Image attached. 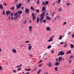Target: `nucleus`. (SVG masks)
<instances>
[{
  "label": "nucleus",
  "instance_id": "f257e3e1",
  "mask_svg": "<svg viewBox=\"0 0 74 74\" xmlns=\"http://www.w3.org/2000/svg\"><path fill=\"white\" fill-rule=\"evenodd\" d=\"M45 12L46 11H44L40 15V22H42V20L44 19V16H45Z\"/></svg>",
  "mask_w": 74,
  "mask_h": 74
},
{
  "label": "nucleus",
  "instance_id": "f03ea898",
  "mask_svg": "<svg viewBox=\"0 0 74 74\" xmlns=\"http://www.w3.org/2000/svg\"><path fill=\"white\" fill-rule=\"evenodd\" d=\"M53 38H54V36H51L50 37L49 39L47 40L48 42H51V41H53Z\"/></svg>",
  "mask_w": 74,
  "mask_h": 74
},
{
  "label": "nucleus",
  "instance_id": "7ed1b4c3",
  "mask_svg": "<svg viewBox=\"0 0 74 74\" xmlns=\"http://www.w3.org/2000/svg\"><path fill=\"white\" fill-rule=\"evenodd\" d=\"M28 50L29 51H30L31 49H32V46H31V44H28Z\"/></svg>",
  "mask_w": 74,
  "mask_h": 74
},
{
  "label": "nucleus",
  "instance_id": "20e7f679",
  "mask_svg": "<svg viewBox=\"0 0 74 74\" xmlns=\"http://www.w3.org/2000/svg\"><path fill=\"white\" fill-rule=\"evenodd\" d=\"M64 53L62 51H60L59 53L58 54V55L59 56L60 55L61 56H63L64 55Z\"/></svg>",
  "mask_w": 74,
  "mask_h": 74
},
{
  "label": "nucleus",
  "instance_id": "39448f33",
  "mask_svg": "<svg viewBox=\"0 0 74 74\" xmlns=\"http://www.w3.org/2000/svg\"><path fill=\"white\" fill-rule=\"evenodd\" d=\"M46 30L47 31H49V32H50L51 30V29L49 27H46Z\"/></svg>",
  "mask_w": 74,
  "mask_h": 74
},
{
  "label": "nucleus",
  "instance_id": "423d86ee",
  "mask_svg": "<svg viewBox=\"0 0 74 74\" xmlns=\"http://www.w3.org/2000/svg\"><path fill=\"white\" fill-rule=\"evenodd\" d=\"M32 16L33 17V19H34V20H35V19H36V16L34 15V13H32Z\"/></svg>",
  "mask_w": 74,
  "mask_h": 74
},
{
  "label": "nucleus",
  "instance_id": "0eeeda50",
  "mask_svg": "<svg viewBox=\"0 0 74 74\" xmlns=\"http://www.w3.org/2000/svg\"><path fill=\"white\" fill-rule=\"evenodd\" d=\"M12 52L13 53H16V50L15 49H13L12 50Z\"/></svg>",
  "mask_w": 74,
  "mask_h": 74
},
{
  "label": "nucleus",
  "instance_id": "6e6552de",
  "mask_svg": "<svg viewBox=\"0 0 74 74\" xmlns=\"http://www.w3.org/2000/svg\"><path fill=\"white\" fill-rule=\"evenodd\" d=\"M22 5V4L19 3L18 5H17V8H21V6Z\"/></svg>",
  "mask_w": 74,
  "mask_h": 74
},
{
  "label": "nucleus",
  "instance_id": "1a4fd4ad",
  "mask_svg": "<svg viewBox=\"0 0 74 74\" xmlns=\"http://www.w3.org/2000/svg\"><path fill=\"white\" fill-rule=\"evenodd\" d=\"M47 66L49 67H51V66H52V63L51 62H49L47 64Z\"/></svg>",
  "mask_w": 74,
  "mask_h": 74
},
{
  "label": "nucleus",
  "instance_id": "9d476101",
  "mask_svg": "<svg viewBox=\"0 0 74 74\" xmlns=\"http://www.w3.org/2000/svg\"><path fill=\"white\" fill-rule=\"evenodd\" d=\"M29 32H31L32 30V26H29Z\"/></svg>",
  "mask_w": 74,
  "mask_h": 74
},
{
  "label": "nucleus",
  "instance_id": "9b49d317",
  "mask_svg": "<svg viewBox=\"0 0 74 74\" xmlns=\"http://www.w3.org/2000/svg\"><path fill=\"white\" fill-rule=\"evenodd\" d=\"M25 10L26 13H29V9L26 8Z\"/></svg>",
  "mask_w": 74,
  "mask_h": 74
},
{
  "label": "nucleus",
  "instance_id": "f8f14e48",
  "mask_svg": "<svg viewBox=\"0 0 74 74\" xmlns=\"http://www.w3.org/2000/svg\"><path fill=\"white\" fill-rule=\"evenodd\" d=\"M62 60V57H59L58 58V62H60V61Z\"/></svg>",
  "mask_w": 74,
  "mask_h": 74
},
{
  "label": "nucleus",
  "instance_id": "ddd939ff",
  "mask_svg": "<svg viewBox=\"0 0 74 74\" xmlns=\"http://www.w3.org/2000/svg\"><path fill=\"white\" fill-rule=\"evenodd\" d=\"M19 15L15 16V17H14V20H16V19H17L18 18V17H19Z\"/></svg>",
  "mask_w": 74,
  "mask_h": 74
},
{
  "label": "nucleus",
  "instance_id": "4468645a",
  "mask_svg": "<svg viewBox=\"0 0 74 74\" xmlns=\"http://www.w3.org/2000/svg\"><path fill=\"white\" fill-rule=\"evenodd\" d=\"M24 70L25 71H31V69H24Z\"/></svg>",
  "mask_w": 74,
  "mask_h": 74
},
{
  "label": "nucleus",
  "instance_id": "2eb2a0df",
  "mask_svg": "<svg viewBox=\"0 0 74 74\" xmlns=\"http://www.w3.org/2000/svg\"><path fill=\"white\" fill-rule=\"evenodd\" d=\"M18 14L19 15H21L22 14V11L20 10L18 12Z\"/></svg>",
  "mask_w": 74,
  "mask_h": 74
},
{
  "label": "nucleus",
  "instance_id": "dca6fc26",
  "mask_svg": "<svg viewBox=\"0 0 74 74\" xmlns=\"http://www.w3.org/2000/svg\"><path fill=\"white\" fill-rule=\"evenodd\" d=\"M60 62H56L55 63V66H59V65Z\"/></svg>",
  "mask_w": 74,
  "mask_h": 74
},
{
  "label": "nucleus",
  "instance_id": "f3484780",
  "mask_svg": "<svg viewBox=\"0 0 74 74\" xmlns=\"http://www.w3.org/2000/svg\"><path fill=\"white\" fill-rule=\"evenodd\" d=\"M6 12V14L8 15H9L10 13H11V12L10 11H7Z\"/></svg>",
  "mask_w": 74,
  "mask_h": 74
},
{
  "label": "nucleus",
  "instance_id": "a211bd4d",
  "mask_svg": "<svg viewBox=\"0 0 74 74\" xmlns=\"http://www.w3.org/2000/svg\"><path fill=\"white\" fill-rule=\"evenodd\" d=\"M70 48H74V45L73 44H70Z\"/></svg>",
  "mask_w": 74,
  "mask_h": 74
},
{
  "label": "nucleus",
  "instance_id": "6ab92c4d",
  "mask_svg": "<svg viewBox=\"0 0 74 74\" xmlns=\"http://www.w3.org/2000/svg\"><path fill=\"white\" fill-rule=\"evenodd\" d=\"M46 19H48L49 20H50L51 19V18L49 17H48V16H47L46 17Z\"/></svg>",
  "mask_w": 74,
  "mask_h": 74
},
{
  "label": "nucleus",
  "instance_id": "aec40b11",
  "mask_svg": "<svg viewBox=\"0 0 74 74\" xmlns=\"http://www.w3.org/2000/svg\"><path fill=\"white\" fill-rule=\"evenodd\" d=\"M39 21H40V19L39 18V17H38L37 18V20H36L37 23H38Z\"/></svg>",
  "mask_w": 74,
  "mask_h": 74
},
{
  "label": "nucleus",
  "instance_id": "412c9836",
  "mask_svg": "<svg viewBox=\"0 0 74 74\" xmlns=\"http://www.w3.org/2000/svg\"><path fill=\"white\" fill-rule=\"evenodd\" d=\"M62 37H63V36H62V35H60L59 37V40H62Z\"/></svg>",
  "mask_w": 74,
  "mask_h": 74
},
{
  "label": "nucleus",
  "instance_id": "4be33fe9",
  "mask_svg": "<svg viewBox=\"0 0 74 74\" xmlns=\"http://www.w3.org/2000/svg\"><path fill=\"white\" fill-rule=\"evenodd\" d=\"M45 10V7L43 6L42 8V12L43 11H44Z\"/></svg>",
  "mask_w": 74,
  "mask_h": 74
},
{
  "label": "nucleus",
  "instance_id": "5701e85b",
  "mask_svg": "<svg viewBox=\"0 0 74 74\" xmlns=\"http://www.w3.org/2000/svg\"><path fill=\"white\" fill-rule=\"evenodd\" d=\"M41 69H39L38 72H37V74H39V73H40V72H41Z\"/></svg>",
  "mask_w": 74,
  "mask_h": 74
},
{
  "label": "nucleus",
  "instance_id": "b1692460",
  "mask_svg": "<svg viewBox=\"0 0 74 74\" xmlns=\"http://www.w3.org/2000/svg\"><path fill=\"white\" fill-rule=\"evenodd\" d=\"M31 10H32L33 11H35V10H34V9L33 8V7L32 6H31Z\"/></svg>",
  "mask_w": 74,
  "mask_h": 74
},
{
  "label": "nucleus",
  "instance_id": "393cba45",
  "mask_svg": "<svg viewBox=\"0 0 74 74\" xmlns=\"http://www.w3.org/2000/svg\"><path fill=\"white\" fill-rule=\"evenodd\" d=\"M71 52V51H70V50H69L66 53V54L67 55V54H68V53H70Z\"/></svg>",
  "mask_w": 74,
  "mask_h": 74
},
{
  "label": "nucleus",
  "instance_id": "a878e982",
  "mask_svg": "<svg viewBox=\"0 0 74 74\" xmlns=\"http://www.w3.org/2000/svg\"><path fill=\"white\" fill-rule=\"evenodd\" d=\"M58 10L59 12H61V11H62L63 9L62 8H59Z\"/></svg>",
  "mask_w": 74,
  "mask_h": 74
},
{
  "label": "nucleus",
  "instance_id": "bb28decb",
  "mask_svg": "<svg viewBox=\"0 0 74 74\" xmlns=\"http://www.w3.org/2000/svg\"><path fill=\"white\" fill-rule=\"evenodd\" d=\"M64 44H65V45L64 46V47H66L67 46V45L66 43V42H65V43H64Z\"/></svg>",
  "mask_w": 74,
  "mask_h": 74
},
{
  "label": "nucleus",
  "instance_id": "cd10ccee",
  "mask_svg": "<svg viewBox=\"0 0 74 74\" xmlns=\"http://www.w3.org/2000/svg\"><path fill=\"white\" fill-rule=\"evenodd\" d=\"M0 8L2 9H3V5L1 4L0 5Z\"/></svg>",
  "mask_w": 74,
  "mask_h": 74
},
{
  "label": "nucleus",
  "instance_id": "c85d7f7f",
  "mask_svg": "<svg viewBox=\"0 0 74 74\" xmlns=\"http://www.w3.org/2000/svg\"><path fill=\"white\" fill-rule=\"evenodd\" d=\"M18 13L16 12L14 13V16H17V15H18Z\"/></svg>",
  "mask_w": 74,
  "mask_h": 74
},
{
  "label": "nucleus",
  "instance_id": "c756f323",
  "mask_svg": "<svg viewBox=\"0 0 74 74\" xmlns=\"http://www.w3.org/2000/svg\"><path fill=\"white\" fill-rule=\"evenodd\" d=\"M55 71H58V67H56L55 68Z\"/></svg>",
  "mask_w": 74,
  "mask_h": 74
},
{
  "label": "nucleus",
  "instance_id": "7c9ffc66",
  "mask_svg": "<svg viewBox=\"0 0 74 74\" xmlns=\"http://www.w3.org/2000/svg\"><path fill=\"white\" fill-rule=\"evenodd\" d=\"M51 48V45H50L48 46L47 48V49H50Z\"/></svg>",
  "mask_w": 74,
  "mask_h": 74
},
{
  "label": "nucleus",
  "instance_id": "2f4dec72",
  "mask_svg": "<svg viewBox=\"0 0 74 74\" xmlns=\"http://www.w3.org/2000/svg\"><path fill=\"white\" fill-rule=\"evenodd\" d=\"M43 65V63H42V64H39V67H41V66H42Z\"/></svg>",
  "mask_w": 74,
  "mask_h": 74
},
{
  "label": "nucleus",
  "instance_id": "473e14b6",
  "mask_svg": "<svg viewBox=\"0 0 74 74\" xmlns=\"http://www.w3.org/2000/svg\"><path fill=\"white\" fill-rule=\"evenodd\" d=\"M22 66V64H21L20 65L18 66H16L17 68H18V67H20Z\"/></svg>",
  "mask_w": 74,
  "mask_h": 74
},
{
  "label": "nucleus",
  "instance_id": "72a5a7b5",
  "mask_svg": "<svg viewBox=\"0 0 74 74\" xmlns=\"http://www.w3.org/2000/svg\"><path fill=\"white\" fill-rule=\"evenodd\" d=\"M45 3L47 5H48V4H49V2L47 1H45Z\"/></svg>",
  "mask_w": 74,
  "mask_h": 74
},
{
  "label": "nucleus",
  "instance_id": "f704fd0d",
  "mask_svg": "<svg viewBox=\"0 0 74 74\" xmlns=\"http://www.w3.org/2000/svg\"><path fill=\"white\" fill-rule=\"evenodd\" d=\"M66 5L67 6H69V5H70V3H66Z\"/></svg>",
  "mask_w": 74,
  "mask_h": 74
},
{
  "label": "nucleus",
  "instance_id": "c9c22d12",
  "mask_svg": "<svg viewBox=\"0 0 74 74\" xmlns=\"http://www.w3.org/2000/svg\"><path fill=\"white\" fill-rule=\"evenodd\" d=\"M42 4L43 5H45L46 4L45 3V2H42Z\"/></svg>",
  "mask_w": 74,
  "mask_h": 74
},
{
  "label": "nucleus",
  "instance_id": "e433bc0d",
  "mask_svg": "<svg viewBox=\"0 0 74 74\" xmlns=\"http://www.w3.org/2000/svg\"><path fill=\"white\" fill-rule=\"evenodd\" d=\"M29 42H30V41L28 40V41H25V42L26 44H27V43H29Z\"/></svg>",
  "mask_w": 74,
  "mask_h": 74
},
{
  "label": "nucleus",
  "instance_id": "4c0bfd02",
  "mask_svg": "<svg viewBox=\"0 0 74 74\" xmlns=\"http://www.w3.org/2000/svg\"><path fill=\"white\" fill-rule=\"evenodd\" d=\"M74 58V56L73 55H71L70 56V58H72V59H73Z\"/></svg>",
  "mask_w": 74,
  "mask_h": 74
},
{
  "label": "nucleus",
  "instance_id": "58836bf2",
  "mask_svg": "<svg viewBox=\"0 0 74 74\" xmlns=\"http://www.w3.org/2000/svg\"><path fill=\"white\" fill-rule=\"evenodd\" d=\"M36 12H38V13H39V12H40V10H38V9H36Z\"/></svg>",
  "mask_w": 74,
  "mask_h": 74
},
{
  "label": "nucleus",
  "instance_id": "ea45409f",
  "mask_svg": "<svg viewBox=\"0 0 74 74\" xmlns=\"http://www.w3.org/2000/svg\"><path fill=\"white\" fill-rule=\"evenodd\" d=\"M37 68V67H36V68H35L34 69H33V70L32 71V72H33V71H34V70H36Z\"/></svg>",
  "mask_w": 74,
  "mask_h": 74
},
{
  "label": "nucleus",
  "instance_id": "a19ab883",
  "mask_svg": "<svg viewBox=\"0 0 74 74\" xmlns=\"http://www.w3.org/2000/svg\"><path fill=\"white\" fill-rule=\"evenodd\" d=\"M56 17L57 19H59L60 18V17L58 15L56 16Z\"/></svg>",
  "mask_w": 74,
  "mask_h": 74
},
{
  "label": "nucleus",
  "instance_id": "79ce46f5",
  "mask_svg": "<svg viewBox=\"0 0 74 74\" xmlns=\"http://www.w3.org/2000/svg\"><path fill=\"white\" fill-rule=\"evenodd\" d=\"M43 23H45L46 22V19H45L43 20Z\"/></svg>",
  "mask_w": 74,
  "mask_h": 74
},
{
  "label": "nucleus",
  "instance_id": "37998d69",
  "mask_svg": "<svg viewBox=\"0 0 74 74\" xmlns=\"http://www.w3.org/2000/svg\"><path fill=\"white\" fill-rule=\"evenodd\" d=\"M39 3H40V1H39V0H38L37 1V4H39Z\"/></svg>",
  "mask_w": 74,
  "mask_h": 74
},
{
  "label": "nucleus",
  "instance_id": "c03bdc74",
  "mask_svg": "<svg viewBox=\"0 0 74 74\" xmlns=\"http://www.w3.org/2000/svg\"><path fill=\"white\" fill-rule=\"evenodd\" d=\"M0 70H2V67H1V66L0 65Z\"/></svg>",
  "mask_w": 74,
  "mask_h": 74
},
{
  "label": "nucleus",
  "instance_id": "a18cd8bd",
  "mask_svg": "<svg viewBox=\"0 0 74 74\" xmlns=\"http://www.w3.org/2000/svg\"><path fill=\"white\" fill-rule=\"evenodd\" d=\"M71 60H69V63L70 64V63H71Z\"/></svg>",
  "mask_w": 74,
  "mask_h": 74
},
{
  "label": "nucleus",
  "instance_id": "49530a36",
  "mask_svg": "<svg viewBox=\"0 0 74 74\" xmlns=\"http://www.w3.org/2000/svg\"><path fill=\"white\" fill-rule=\"evenodd\" d=\"M60 0H58V2L59 4V3H60Z\"/></svg>",
  "mask_w": 74,
  "mask_h": 74
},
{
  "label": "nucleus",
  "instance_id": "de8ad7c7",
  "mask_svg": "<svg viewBox=\"0 0 74 74\" xmlns=\"http://www.w3.org/2000/svg\"><path fill=\"white\" fill-rule=\"evenodd\" d=\"M42 62V60H40L39 61V63H41Z\"/></svg>",
  "mask_w": 74,
  "mask_h": 74
},
{
  "label": "nucleus",
  "instance_id": "09e8293b",
  "mask_svg": "<svg viewBox=\"0 0 74 74\" xmlns=\"http://www.w3.org/2000/svg\"><path fill=\"white\" fill-rule=\"evenodd\" d=\"M66 23H67L66 22H65L64 23L63 25H66Z\"/></svg>",
  "mask_w": 74,
  "mask_h": 74
},
{
  "label": "nucleus",
  "instance_id": "8fccbe9b",
  "mask_svg": "<svg viewBox=\"0 0 74 74\" xmlns=\"http://www.w3.org/2000/svg\"><path fill=\"white\" fill-rule=\"evenodd\" d=\"M13 16V13L12 12L11 13V16Z\"/></svg>",
  "mask_w": 74,
  "mask_h": 74
},
{
  "label": "nucleus",
  "instance_id": "3c124183",
  "mask_svg": "<svg viewBox=\"0 0 74 74\" xmlns=\"http://www.w3.org/2000/svg\"><path fill=\"white\" fill-rule=\"evenodd\" d=\"M64 44V42H61L60 43V44Z\"/></svg>",
  "mask_w": 74,
  "mask_h": 74
},
{
  "label": "nucleus",
  "instance_id": "603ef678",
  "mask_svg": "<svg viewBox=\"0 0 74 74\" xmlns=\"http://www.w3.org/2000/svg\"><path fill=\"white\" fill-rule=\"evenodd\" d=\"M21 69V68H19V69H18L17 70L19 71V70H20Z\"/></svg>",
  "mask_w": 74,
  "mask_h": 74
},
{
  "label": "nucleus",
  "instance_id": "864d4df0",
  "mask_svg": "<svg viewBox=\"0 0 74 74\" xmlns=\"http://www.w3.org/2000/svg\"><path fill=\"white\" fill-rule=\"evenodd\" d=\"M45 60H48V58H45Z\"/></svg>",
  "mask_w": 74,
  "mask_h": 74
},
{
  "label": "nucleus",
  "instance_id": "5fc2aeb1",
  "mask_svg": "<svg viewBox=\"0 0 74 74\" xmlns=\"http://www.w3.org/2000/svg\"><path fill=\"white\" fill-rule=\"evenodd\" d=\"M14 7H12L11 8V10H14Z\"/></svg>",
  "mask_w": 74,
  "mask_h": 74
},
{
  "label": "nucleus",
  "instance_id": "6e6d98bb",
  "mask_svg": "<svg viewBox=\"0 0 74 74\" xmlns=\"http://www.w3.org/2000/svg\"><path fill=\"white\" fill-rule=\"evenodd\" d=\"M2 14L3 15H5V12H3Z\"/></svg>",
  "mask_w": 74,
  "mask_h": 74
},
{
  "label": "nucleus",
  "instance_id": "4d7b16f0",
  "mask_svg": "<svg viewBox=\"0 0 74 74\" xmlns=\"http://www.w3.org/2000/svg\"><path fill=\"white\" fill-rule=\"evenodd\" d=\"M72 37H73V38L74 37V33L73 34L72 36Z\"/></svg>",
  "mask_w": 74,
  "mask_h": 74
},
{
  "label": "nucleus",
  "instance_id": "13d9d810",
  "mask_svg": "<svg viewBox=\"0 0 74 74\" xmlns=\"http://www.w3.org/2000/svg\"><path fill=\"white\" fill-rule=\"evenodd\" d=\"M47 53H46L45 54L43 55V56H45V55H47Z\"/></svg>",
  "mask_w": 74,
  "mask_h": 74
},
{
  "label": "nucleus",
  "instance_id": "bf43d9fd",
  "mask_svg": "<svg viewBox=\"0 0 74 74\" xmlns=\"http://www.w3.org/2000/svg\"><path fill=\"white\" fill-rule=\"evenodd\" d=\"M57 18V17H56L55 18H54V19L55 20V21H56V18Z\"/></svg>",
  "mask_w": 74,
  "mask_h": 74
},
{
  "label": "nucleus",
  "instance_id": "052dcab7",
  "mask_svg": "<svg viewBox=\"0 0 74 74\" xmlns=\"http://www.w3.org/2000/svg\"><path fill=\"white\" fill-rule=\"evenodd\" d=\"M58 60H58V59L57 58L56 59V61L57 62H58Z\"/></svg>",
  "mask_w": 74,
  "mask_h": 74
},
{
  "label": "nucleus",
  "instance_id": "680f3d73",
  "mask_svg": "<svg viewBox=\"0 0 74 74\" xmlns=\"http://www.w3.org/2000/svg\"><path fill=\"white\" fill-rule=\"evenodd\" d=\"M13 72H14V73H15V72H16V71L15 70H14L13 71Z\"/></svg>",
  "mask_w": 74,
  "mask_h": 74
},
{
  "label": "nucleus",
  "instance_id": "e2e57ef3",
  "mask_svg": "<svg viewBox=\"0 0 74 74\" xmlns=\"http://www.w3.org/2000/svg\"><path fill=\"white\" fill-rule=\"evenodd\" d=\"M71 33V32H69L68 33V34H70Z\"/></svg>",
  "mask_w": 74,
  "mask_h": 74
},
{
  "label": "nucleus",
  "instance_id": "0e129e2a",
  "mask_svg": "<svg viewBox=\"0 0 74 74\" xmlns=\"http://www.w3.org/2000/svg\"><path fill=\"white\" fill-rule=\"evenodd\" d=\"M27 2H28H28H30V0H27Z\"/></svg>",
  "mask_w": 74,
  "mask_h": 74
},
{
  "label": "nucleus",
  "instance_id": "69168bd1",
  "mask_svg": "<svg viewBox=\"0 0 74 74\" xmlns=\"http://www.w3.org/2000/svg\"><path fill=\"white\" fill-rule=\"evenodd\" d=\"M11 19L12 20H13V19H14V18L13 17H12Z\"/></svg>",
  "mask_w": 74,
  "mask_h": 74
},
{
  "label": "nucleus",
  "instance_id": "338daca9",
  "mask_svg": "<svg viewBox=\"0 0 74 74\" xmlns=\"http://www.w3.org/2000/svg\"><path fill=\"white\" fill-rule=\"evenodd\" d=\"M48 14H49V13H46V16H47V15H48Z\"/></svg>",
  "mask_w": 74,
  "mask_h": 74
},
{
  "label": "nucleus",
  "instance_id": "774afa93",
  "mask_svg": "<svg viewBox=\"0 0 74 74\" xmlns=\"http://www.w3.org/2000/svg\"><path fill=\"white\" fill-rule=\"evenodd\" d=\"M25 74H29V72H27Z\"/></svg>",
  "mask_w": 74,
  "mask_h": 74
}]
</instances>
